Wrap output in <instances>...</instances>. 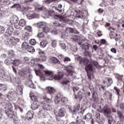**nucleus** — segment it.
<instances>
[{
    "label": "nucleus",
    "instance_id": "obj_1",
    "mask_svg": "<svg viewBox=\"0 0 124 124\" xmlns=\"http://www.w3.org/2000/svg\"><path fill=\"white\" fill-rule=\"evenodd\" d=\"M78 59L79 60V63L83 65H86L85 70L86 72H88L89 71H93L94 69V66H96V65H95V63H97L96 62H87L85 59L81 58L80 56H78Z\"/></svg>",
    "mask_w": 124,
    "mask_h": 124
},
{
    "label": "nucleus",
    "instance_id": "obj_2",
    "mask_svg": "<svg viewBox=\"0 0 124 124\" xmlns=\"http://www.w3.org/2000/svg\"><path fill=\"white\" fill-rule=\"evenodd\" d=\"M13 108L12 105L10 103H7L5 105V113L9 119H14L15 117H16L14 114V111L12 110Z\"/></svg>",
    "mask_w": 124,
    "mask_h": 124
},
{
    "label": "nucleus",
    "instance_id": "obj_3",
    "mask_svg": "<svg viewBox=\"0 0 124 124\" xmlns=\"http://www.w3.org/2000/svg\"><path fill=\"white\" fill-rule=\"evenodd\" d=\"M81 45H82L81 46L82 49L86 51L84 53V56L89 57V59H91V58H92V53L91 52L89 51V49H90V44L86 42V40H82L81 42Z\"/></svg>",
    "mask_w": 124,
    "mask_h": 124
},
{
    "label": "nucleus",
    "instance_id": "obj_4",
    "mask_svg": "<svg viewBox=\"0 0 124 124\" xmlns=\"http://www.w3.org/2000/svg\"><path fill=\"white\" fill-rule=\"evenodd\" d=\"M62 18H58L55 19H59L58 20L55 21L53 22V24L55 27H59L60 28H64L65 27V23L67 22L66 18L64 17L63 16H61Z\"/></svg>",
    "mask_w": 124,
    "mask_h": 124
},
{
    "label": "nucleus",
    "instance_id": "obj_5",
    "mask_svg": "<svg viewBox=\"0 0 124 124\" xmlns=\"http://www.w3.org/2000/svg\"><path fill=\"white\" fill-rule=\"evenodd\" d=\"M111 114V109L108 107H104V115L107 118V120L108 122V124H111L112 122H113V120H114Z\"/></svg>",
    "mask_w": 124,
    "mask_h": 124
},
{
    "label": "nucleus",
    "instance_id": "obj_6",
    "mask_svg": "<svg viewBox=\"0 0 124 124\" xmlns=\"http://www.w3.org/2000/svg\"><path fill=\"white\" fill-rule=\"evenodd\" d=\"M61 101L63 103H65V102H67V101H68V99H67V98L65 97H62L60 94H58L57 96H56L54 99V102L56 104H59Z\"/></svg>",
    "mask_w": 124,
    "mask_h": 124
},
{
    "label": "nucleus",
    "instance_id": "obj_7",
    "mask_svg": "<svg viewBox=\"0 0 124 124\" xmlns=\"http://www.w3.org/2000/svg\"><path fill=\"white\" fill-rule=\"evenodd\" d=\"M92 117V114L88 113L83 117V120H84L86 123L90 122L91 124H94V120Z\"/></svg>",
    "mask_w": 124,
    "mask_h": 124
},
{
    "label": "nucleus",
    "instance_id": "obj_8",
    "mask_svg": "<svg viewBox=\"0 0 124 124\" xmlns=\"http://www.w3.org/2000/svg\"><path fill=\"white\" fill-rule=\"evenodd\" d=\"M103 83L106 88H109L113 84V79L110 78H106L103 80Z\"/></svg>",
    "mask_w": 124,
    "mask_h": 124
},
{
    "label": "nucleus",
    "instance_id": "obj_9",
    "mask_svg": "<svg viewBox=\"0 0 124 124\" xmlns=\"http://www.w3.org/2000/svg\"><path fill=\"white\" fill-rule=\"evenodd\" d=\"M66 114V110L64 108H61L58 109L57 112V116L59 118H63Z\"/></svg>",
    "mask_w": 124,
    "mask_h": 124
},
{
    "label": "nucleus",
    "instance_id": "obj_10",
    "mask_svg": "<svg viewBox=\"0 0 124 124\" xmlns=\"http://www.w3.org/2000/svg\"><path fill=\"white\" fill-rule=\"evenodd\" d=\"M47 14L48 16H50L52 18H55V19H58V18H62L61 16L58 15L56 14V13L54 11L49 10L47 11Z\"/></svg>",
    "mask_w": 124,
    "mask_h": 124
},
{
    "label": "nucleus",
    "instance_id": "obj_11",
    "mask_svg": "<svg viewBox=\"0 0 124 124\" xmlns=\"http://www.w3.org/2000/svg\"><path fill=\"white\" fill-rule=\"evenodd\" d=\"M22 72L23 74V76L25 78H28V77H30V79L32 78V77L31 76V74L30 73L29 68H24Z\"/></svg>",
    "mask_w": 124,
    "mask_h": 124
},
{
    "label": "nucleus",
    "instance_id": "obj_12",
    "mask_svg": "<svg viewBox=\"0 0 124 124\" xmlns=\"http://www.w3.org/2000/svg\"><path fill=\"white\" fill-rule=\"evenodd\" d=\"M44 72L45 73L46 77H48L47 80H50L51 81L53 80V72L47 70L44 71Z\"/></svg>",
    "mask_w": 124,
    "mask_h": 124
},
{
    "label": "nucleus",
    "instance_id": "obj_13",
    "mask_svg": "<svg viewBox=\"0 0 124 124\" xmlns=\"http://www.w3.org/2000/svg\"><path fill=\"white\" fill-rule=\"evenodd\" d=\"M41 106L44 110H46V111H51L52 110V107L46 104L45 101L42 102Z\"/></svg>",
    "mask_w": 124,
    "mask_h": 124
},
{
    "label": "nucleus",
    "instance_id": "obj_14",
    "mask_svg": "<svg viewBox=\"0 0 124 124\" xmlns=\"http://www.w3.org/2000/svg\"><path fill=\"white\" fill-rule=\"evenodd\" d=\"M13 27L12 26L9 27L6 31L5 35L6 36H10L13 33Z\"/></svg>",
    "mask_w": 124,
    "mask_h": 124
},
{
    "label": "nucleus",
    "instance_id": "obj_15",
    "mask_svg": "<svg viewBox=\"0 0 124 124\" xmlns=\"http://www.w3.org/2000/svg\"><path fill=\"white\" fill-rule=\"evenodd\" d=\"M18 21H19V18L16 16H14L11 18L10 19V23L13 24H16L18 23Z\"/></svg>",
    "mask_w": 124,
    "mask_h": 124
},
{
    "label": "nucleus",
    "instance_id": "obj_16",
    "mask_svg": "<svg viewBox=\"0 0 124 124\" xmlns=\"http://www.w3.org/2000/svg\"><path fill=\"white\" fill-rule=\"evenodd\" d=\"M74 29L72 28H67L65 31V34L66 36H68L71 33H73Z\"/></svg>",
    "mask_w": 124,
    "mask_h": 124
},
{
    "label": "nucleus",
    "instance_id": "obj_17",
    "mask_svg": "<svg viewBox=\"0 0 124 124\" xmlns=\"http://www.w3.org/2000/svg\"><path fill=\"white\" fill-rule=\"evenodd\" d=\"M26 117L28 121H31L33 118V111L30 110L26 114Z\"/></svg>",
    "mask_w": 124,
    "mask_h": 124
},
{
    "label": "nucleus",
    "instance_id": "obj_18",
    "mask_svg": "<svg viewBox=\"0 0 124 124\" xmlns=\"http://www.w3.org/2000/svg\"><path fill=\"white\" fill-rule=\"evenodd\" d=\"M39 106H40V105L38 102H34L31 105V109H32V110H36Z\"/></svg>",
    "mask_w": 124,
    "mask_h": 124
},
{
    "label": "nucleus",
    "instance_id": "obj_19",
    "mask_svg": "<svg viewBox=\"0 0 124 124\" xmlns=\"http://www.w3.org/2000/svg\"><path fill=\"white\" fill-rule=\"evenodd\" d=\"M69 82L70 81L68 80H63V82L61 83V84L62 85L63 87L65 88V89L69 90Z\"/></svg>",
    "mask_w": 124,
    "mask_h": 124
},
{
    "label": "nucleus",
    "instance_id": "obj_20",
    "mask_svg": "<svg viewBox=\"0 0 124 124\" xmlns=\"http://www.w3.org/2000/svg\"><path fill=\"white\" fill-rule=\"evenodd\" d=\"M80 110V104H78L77 105L75 106L73 109H71V111L73 113H79Z\"/></svg>",
    "mask_w": 124,
    "mask_h": 124
},
{
    "label": "nucleus",
    "instance_id": "obj_21",
    "mask_svg": "<svg viewBox=\"0 0 124 124\" xmlns=\"http://www.w3.org/2000/svg\"><path fill=\"white\" fill-rule=\"evenodd\" d=\"M71 39L75 40V41H78V40H80V38H81V36L77 34H73L71 37Z\"/></svg>",
    "mask_w": 124,
    "mask_h": 124
},
{
    "label": "nucleus",
    "instance_id": "obj_22",
    "mask_svg": "<svg viewBox=\"0 0 124 124\" xmlns=\"http://www.w3.org/2000/svg\"><path fill=\"white\" fill-rule=\"evenodd\" d=\"M26 118L24 116H21V118H19L17 116H15L14 118V122H19L20 124H23V121L25 120Z\"/></svg>",
    "mask_w": 124,
    "mask_h": 124
},
{
    "label": "nucleus",
    "instance_id": "obj_23",
    "mask_svg": "<svg viewBox=\"0 0 124 124\" xmlns=\"http://www.w3.org/2000/svg\"><path fill=\"white\" fill-rule=\"evenodd\" d=\"M63 77V74H62V73L60 72L58 73V74L57 75H55L54 77V79L55 80H60V79H62Z\"/></svg>",
    "mask_w": 124,
    "mask_h": 124
},
{
    "label": "nucleus",
    "instance_id": "obj_24",
    "mask_svg": "<svg viewBox=\"0 0 124 124\" xmlns=\"http://www.w3.org/2000/svg\"><path fill=\"white\" fill-rule=\"evenodd\" d=\"M12 63L14 64V65H15V66H18V65H20V64L22 63V61L19 59H16L14 60Z\"/></svg>",
    "mask_w": 124,
    "mask_h": 124
},
{
    "label": "nucleus",
    "instance_id": "obj_25",
    "mask_svg": "<svg viewBox=\"0 0 124 124\" xmlns=\"http://www.w3.org/2000/svg\"><path fill=\"white\" fill-rule=\"evenodd\" d=\"M47 92L48 93H49L50 94H53V93H55L56 90L53 87H47Z\"/></svg>",
    "mask_w": 124,
    "mask_h": 124
},
{
    "label": "nucleus",
    "instance_id": "obj_26",
    "mask_svg": "<svg viewBox=\"0 0 124 124\" xmlns=\"http://www.w3.org/2000/svg\"><path fill=\"white\" fill-rule=\"evenodd\" d=\"M47 58L46 57V56H41L40 57H39V58H37L36 59V61L37 62H45V61H46Z\"/></svg>",
    "mask_w": 124,
    "mask_h": 124
},
{
    "label": "nucleus",
    "instance_id": "obj_27",
    "mask_svg": "<svg viewBox=\"0 0 124 124\" xmlns=\"http://www.w3.org/2000/svg\"><path fill=\"white\" fill-rule=\"evenodd\" d=\"M48 44V42L47 40H43L40 43V46L41 47H42V48H45L46 46H47V45Z\"/></svg>",
    "mask_w": 124,
    "mask_h": 124
},
{
    "label": "nucleus",
    "instance_id": "obj_28",
    "mask_svg": "<svg viewBox=\"0 0 124 124\" xmlns=\"http://www.w3.org/2000/svg\"><path fill=\"white\" fill-rule=\"evenodd\" d=\"M16 91L18 93H19L20 95H22V94H23V88L22 86H18L16 88Z\"/></svg>",
    "mask_w": 124,
    "mask_h": 124
},
{
    "label": "nucleus",
    "instance_id": "obj_29",
    "mask_svg": "<svg viewBox=\"0 0 124 124\" xmlns=\"http://www.w3.org/2000/svg\"><path fill=\"white\" fill-rule=\"evenodd\" d=\"M45 26H46V23L43 22H40L37 24V27L40 28H42L43 29Z\"/></svg>",
    "mask_w": 124,
    "mask_h": 124
},
{
    "label": "nucleus",
    "instance_id": "obj_30",
    "mask_svg": "<svg viewBox=\"0 0 124 124\" xmlns=\"http://www.w3.org/2000/svg\"><path fill=\"white\" fill-rule=\"evenodd\" d=\"M29 47V43L27 42H24L22 43V44L21 45V48L22 49H27V48Z\"/></svg>",
    "mask_w": 124,
    "mask_h": 124
},
{
    "label": "nucleus",
    "instance_id": "obj_31",
    "mask_svg": "<svg viewBox=\"0 0 124 124\" xmlns=\"http://www.w3.org/2000/svg\"><path fill=\"white\" fill-rule=\"evenodd\" d=\"M19 24L20 27H25L27 23L26 22V20H25V19H20L19 21Z\"/></svg>",
    "mask_w": 124,
    "mask_h": 124
},
{
    "label": "nucleus",
    "instance_id": "obj_32",
    "mask_svg": "<svg viewBox=\"0 0 124 124\" xmlns=\"http://www.w3.org/2000/svg\"><path fill=\"white\" fill-rule=\"evenodd\" d=\"M26 50H27V51L29 52V53H32L35 51L34 47H33L31 46H29L28 47H27V49H26Z\"/></svg>",
    "mask_w": 124,
    "mask_h": 124
},
{
    "label": "nucleus",
    "instance_id": "obj_33",
    "mask_svg": "<svg viewBox=\"0 0 124 124\" xmlns=\"http://www.w3.org/2000/svg\"><path fill=\"white\" fill-rule=\"evenodd\" d=\"M50 60L51 61V62H53L54 63H58V62H59V60H58V59L55 57H51L50 58Z\"/></svg>",
    "mask_w": 124,
    "mask_h": 124
},
{
    "label": "nucleus",
    "instance_id": "obj_34",
    "mask_svg": "<svg viewBox=\"0 0 124 124\" xmlns=\"http://www.w3.org/2000/svg\"><path fill=\"white\" fill-rule=\"evenodd\" d=\"M7 90V87L6 85H4L2 84H0V91H1L2 92L4 91H6Z\"/></svg>",
    "mask_w": 124,
    "mask_h": 124
},
{
    "label": "nucleus",
    "instance_id": "obj_35",
    "mask_svg": "<svg viewBox=\"0 0 124 124\" xmlns=\"http://www.w3.org/2000/svg\"><path fill=\"white\" fill-rule=\"evenodd\" d=\"M118 115H119L120 120L121 121V122H124V114H123V113H122L121 112L118 111Z\"/></svg>",
    "mask_w": 124,
    "mask_h": 124
},
{
    "label": "nucleus",
    "instance_id": "obj_36",
    "mask_svg": "<svg viewBox=\"0 0 124 124\" xmlns=\"http://www.w3.org/2000/svg\"><path fill=\"white\" fill-rule=\"evenodd\" d=\"M85 121H83L82 119H79L78 116L77 118V124H85Z\"/></svg>",
    "mask_w": 124,
    "mask_h": 124
},
{
    "label": "nucleus",
    "instance_id": "obj_37",
    "mask_svg": "<svg viewBox=\"0 0 124 124\" xmlns=\"http://www.w3.org/2000/svg\"><path fill=\"white\" fill-rule=\"evenodd\" d=\"M30 97L31 100H32V101H34V102H38L37 97L36 96L34 95L31 96L30 95Z\"/></svg>",
    "mask_w": 124,
    "mask_h": 124
},
{
    "label": "nucleus",
    "instance_id": "obj_38",
    "mask_svg": "<svg viewBox=\"0 0 124 124\" xmlns=\"http://www.w3.org/2000/svg\"><path fill=\"white\" fill-rule=\"evenodd\" d=\"M50 28L47 27H43L42 31H44V32H45L46 33H47V32H49L50 31Z\"/></svg>",
    "mask_w": 124,
    "mask_h": 124
},
{
    "label": "nucleus",
    "instance_id": "obj_39",
    "mask_svg": "<svg viewBox=\"0 0 124 124\" xmlns=\"http://www.w3.org/2000/svg\"><path fill=\"white\" fill-rule=\"evenodd\" d=\"M11 8H17V9H21V5L20 4H15L11 7Z\"/></svg>",
    "mask_w": 124,
    "mask_h": 124
},
{
    "label": "nucleus",
    "instance_id": "obj_40",
    "mask_svg": "<svg viewBox=\"0 0 124 124\" xmlns=\"http://www.w3.org/2000/svg\"><path fill=\"white\" fill-rule=\"evenodd\" d=\"M30 43L31 45H35L36 44V40L34 39H31L30 40Z\"/></svg>",
    "mask_w": 124,
    "mask_h": 124
},
{
    "label": "nucleus",
    "instance_id": "obj_41",
    "mask_svg": "<svg viewBox=\"0 0 124 124\" xmlns=\"http://www.w3.org/2000/svg\"><path fill=\"white\" fill-rule=\"evenodd\" d=\"M25 30H26V31H29L30 32L32 31L31 27L30 26H26L25 28Z\"/></svg>",
    "mask_w": 124,
    "mask_h": 124
},
{
    "label": "nucleus",
    "instance_id": "obj_42",
    "mask_svg": "<svg viewBox=\"0 0 124 124\" xmlns=\"http://www.w3.org/2000/svg\"><path fill=\"white\" fill-rule=\"evenodd\" d=\"M51 45L53 48H56V47H57V41L55 40H52Z\"/></svg>",
    "mask_w": 124,
    "mask_h": 124
},
{
    "label": "nucleus",
    "instance_id": "obj_43",
    "mask_svg": "<svg viewBox=\"0 0 124 124\" xmlns=\"http://www.w3.org/2000/svg\"><path fill=\"white\" fill-rule=\"evenodd\" d=\"M114 90L115 91L116 93H117L118 95H121V94H120V92H121V90L118 89V87L116 86L114 87Z\"/></svg>",
    "mask_w": 124,
    "mask_h": 124
},
{
    "label": "nucleus",
    "instance_id": "obj_44",
    "mask_svg": "<svg viewBox=\"0 0 124 124\" xmlns=\"http://www.w3.org/2000/svg\"><path fill=\"white\" fill-rule=\"evenodd\" d=\"M44 36H45L44 33L42 32H39L37 34V37H39V38H43V37H44Z\"/></svg>",
    "mask_w": 124,
    "mask_h": 124
},
{
    "label": "nucleus",
    "instance_id": "obj_45",
    "mask_svg": "<svg viewBox=\"0 0 124 124\" xmlns=\"http://www.w3.org/2000/svg\"><path fill=\"white\" fill-rule=\"evenodd\" d=\"M60 46L61 47V49H64L66 48V46H65V43H60Z\"/></svg>",
    "mask_w": 124,
    "mask_h": 124
},
{
    "label": "nucleus",
    "instance_id": "obj_46",
    "mask_svg": "<svg viewBox=\"0 0 124 124\" xmlns=\"http://www.w3.org/2000/svg\"><path fill=\"white\" fill-rule=\"evenodd\" d=\"M2 2L4 3V4H5V5H9L10 4V1L9 0H5L3 1Z\"/></svg>",
    "mask_w": 124,
    "mask_h": 124
},
{
    "label": "nucleus",
    "instance_id": "obj_47",
    "mask_svg": "<svg viewBox=\"0 0 124 124\" xmlns=\"http://www.w3.org/2000/svg\"><path fill=\"white\" fill-rule=\"evenodd\" d=\"M71 61V59L69 58V57H65L63 60L64 62H70Z\"/></svg>",
    "mask_w": 124,
    "mask_h": 124
},
{
    "label": "nucleus",
    "instance_id": "obj_48",
    "mask_svg": "<svg viewBox=\"0 0 124 124\" xmlns=\"http://www.w3.org/2000/svg\"><path fill=\"white\" fill-rule=\"evenodd\" d=\"M4 32V27L0 26V34H1Z\"/></svg>",
    "mask_w": 124,
    "mask_h": 124
},
{
    "label": "nucleus",
    "instance_id": "obj_49",
    "mask_svg": "<svg viewBox=\"0 0 124 124\" xmlns=\"http://www.w3.org/2000/svg\"><path fill=\"white\" fill-rule=\"evenodd\" d=\"M20 27H21V26L19 23L18 24V23H16L15 24V28L16 29V30H19V29H20Z\"/></svg>",
    "mask_w": 124,
    "mask_h": 124
},
{
    "label": "nucleus",
    "instance_id": "obj_50",
    "mask_svg": "<svg viewBox=\"0 0 124 124\" xmlns=\"http://www.w3.org/2000/svg\"><path fill=\"white\" fill-rule=\"evenodd\" d=\"M35 73H36V75H37V76H38L40 75V73H41V72H40V70H36V69H34Z\"/></svg>",
    "mask_w": 124,
    "mask_h": 124
},
{
    "label": "nucleus",
    "instance_id": "obj_51",
    "mask_svg": "<svg viewBox=\"0 0 124 124\" xmlns=\"http://www.w3.org/2000/svg\"><path fill=\"white\" fill-rule=\"evenodd\" d=\"M6 41L7 45H11V44H12V42L9 39H7Z\"/></svg>",
    "mask_w": 124,
    "mask_h": 124
},
{
    "label": "nucleus",
    "instance_id": "obj_52",
    "mask_svg": "<svg viewBox=\"0 0 124 124\" xmlns=\"http://www.w3.org/2000/svg\"><path fill=\"white\" fill-rule=\"evenodd\" d=\"M45 9H46V8H45V7L43 6L38 8V10H40L41 11H43V10H45Z\"/></svg>",
    "mask_w": 124,
    "mask_h": 124
},
{
    "label": "nucleus",
    "instance_id": "obj_53",
    "mask_svg": "<svg viewBox=\"0 0 124 124\" xmlns=\"http://www.w3.org/2000/svg\"><path fill=\"white\" fill-rule=\"evenodd\" d=\"M30 88H31V89H33L34 90H35L36 87L34 86V84L33 82L29 85Z\"/></svg>",
    "mask_w": 124,
    "mask_h": 124
},
{
    "label": "nucleus",
    "instance_id": "obj_54",
    "mask_svg": "<svg viewBox=\"0 0 124 124\" xmlns=\"http://www.w3.org/2000/svg\"><path fill=\"white\" fill-rule=\"evenodd\" d=\"M110 51L112 53H114V54H116L117 53V49L115 48H111Z\"/></svg>",
    "mask_w": 124,
    "mask_h": 124
},
{
    "label": "nucleus",
    "instance_id": "obj_55",
    "mask_svg": "<svg viewBox=\"0 0 124 124\" xmlns=\"http://www.w3.org/2000/svg\"><path fill=\"white\" fill-rule=\"evenodd\" d=\"M11 94H12V93H11L9 94L7 96V98H9L10 99V100H11V98H13V95H11Z\"/></svg>",
    "mask_w": 124,
    "mask_h": 124
},
{
    "label": "nucleus",
    "instance_id": "obj_56",
    "mask_svg": "<svg viewBox=\"0 0 124 124\" xmlns=\"http://www.w3.org/2000/svg\"><path fill=\"white\" fill-rule=\"evenodd\" d=\"M32 1H33V0H25L23 3H30L32 2Z\"/></svg>",
    "mask_w": 124,
    "mask_h": 124
},
{
    "label": "nucleus",
    "instance_id": "obj_57",
    "mask_svg": "<svg viewBox=\"0 0 124 124\" xmlns=\"http://www.w3.org/2000/svg\"><path fill=\"white\" fill-rule=\"evenodd\" d=\"M95 118L98 119V120L100 119V114H99V113H96L95 114Z\"/></svg>",
    "mask_w": 124,
    "mask_h": 124
},
{
    "label": "nucleus",
    "instance_id": "obj_58",
    "mask_svg": "<svg viewBox=\"0 0 124 124\" xmlns=\"http://www.w3.org/2000/svg\"><path fill=\"white\" fill-rule=\"evenodd\" d=\"M14 34L15 35H16V36H18V35H19L20 34V32H19V31H15L14 32Z\"/></svg>",
    "mask_w": 124,
    "mask_h": 124
},
{
    "label": "nucleus",
    "instance_id": "obj_59",
    "mask_svg": "<svg viewBox=\"0 0 124 124\" xmlns=\"http://www.w3.org/2000/svg\"><path fill=\"white\" fill-rule=\"evenodd\" d=\"M37 66H38L39 67V68H40L41 69H43V68H44V66H43V65L42 64H40L39 63H38L37 64Z\"/></svg>",
    "mask_w": 124,
    "mask_h": 124
},
{
    "label": "nucleus",
    "instance_id": "obj_60",
    "mask_svg": "<svg viewBox=\"0 0 124 124\" xmlns=\"http://www.w3.org/2000/svg\"><path fill=\"white\" fill-rule=\"evenodd\" d=\"M67 71L68 72V73H69V75H71V76H72V75H73V71H71L70 70H68L67 69Z\"/></svg>",
    "mask_w": 124,
    "mask_h": 124
},
{
    "label": "nucleus",
    "instance_id": "obj_61",
    "mask_svg": "<svg viewBox=\"0 0 124 124\" xmlns=\"http://www.w3.org/2000/svg\"><path fill=\"white\" fill-rule=\"evenodd\" d=\"M63 58H64V55H63L61 54L58 55V59H59V60H62Z\"/></svg>",
    "mask_w": 124,
    "mask_h": 124
},
{
    "label": "nucleus",
    "instance_id": "obj_62",
    "mask_svg": "<svg viewBox=\"0 0 124 124\" xmlns=\"http://www.w3.org/2000/svg\"><path fill=\"white\" fill-rule=\"evenodd\" d=\"M43 99H44V100H45L47 102H48V101H49V100H50V99L47 98V96H44Z\"/></svg>",
    "mask_w": 124,
    "mask_h": 124
},
{
    "label": "nucleus",
    "instance_id": "obj_63",
    "mask_svg": "<svg viewBox=\"0 0 124 124\" xmlns=\"http://www.w3.org/2000/svg\"><path fill=\"white\" fill-rule=\"evenodd\" d=\"M93 48L94 50V51H96L97 50V46L95 45H93Z\"/></svg>",
    "mask_w": 124,
    "mask_h": 124
},
{
    "label": "nucleus",
    "instance_id": "obj_64",
    "mask_svg": "<svg viewBox=\"0 0 124 124\" xmlns=\"http://www.w3.org/2000/svg\"><path fill=\"white\" fill-rule=\"evenodd\" d=\"M104 12V10L100 8L98 10V12H99V13H103V12Z\"/></svg>",
    "mask_w": 124,
    "mask_h": 124
}]
</instances>
